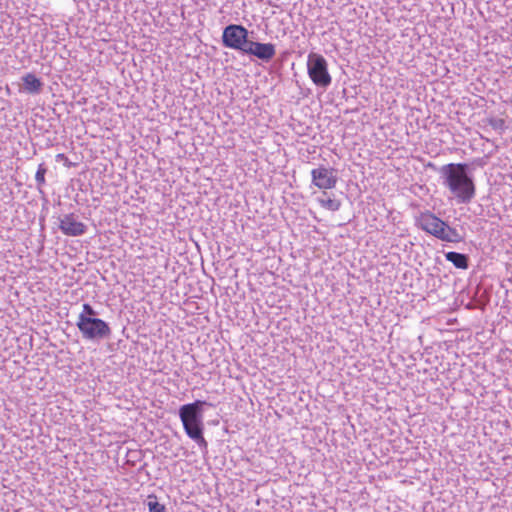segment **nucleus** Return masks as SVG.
<instances>
[{"instance_id": "2eb2a0df", "label": "nucleus", "mask_w": 512, "mask_h": 512, "mask_svg": "<svg viewBox=\"0 0 512 512\" xmlns=\"http://www.w3.org/2000/svg\"><path fill=\"white\" fill-rule=\"evenodd\" d=\"M47 172V168L45 167V165L42 163L38 166V169L36 171V174H35V180L37 182V187L38 189H40L41 186H43L45 184V174Z\"/></svg>"}, {"instance_id": "a211bd4d", "label": "nucleus", "mask_w": 512, "mask_h": 512, "mask_svg": "<svg viewBox=\"0 0 512 512\" xmlns=\"http://www.w3.org/2000/svg\"><path fill=\"white\" fill-rule=\"evenodd\" d=\"M56 160L57 161H63L64 162V165L67 166V167H71L73 164L69 161V159L66 157L65 154L63 153H60V154H57L56 155Z\"/></svg>"}, {"instance_id": "9d476101", "label": "nucleus", "mask_w": 512, "mask_h": 512, "mask_svg": "<svg viewBox=\"0 0 512 512\" xmlns=\"http://www.w3.org/2000/svg\"><path fill=\"white\" fill-rule=\"evenodd\" d=\"M21 90L32 95H37L42 92L44 83L33 73H26L22 76Z\"/></svg>"}, {"instance_id": "9b49d317", "label": "nucleus", "mask_w": 512, "mask_h": 512, "mask_svg": "<svg viewBox=\"0 0 512 512\" xmlns=\"http://www.w3.org/2000/svg\"><path fill=\"white\" fill-rule=\"evenodd\" d=\"M445 258L458 269L465 270L469 267V257L466 254L450 251L445 253Z\"/></svg>"}, {"instance_id": "7ed1b4c3", "label": "nucleus", "mask_w": 512, "mask_h": 512, "mask_svg": "<svg viewBox=\"0 0 512 512\" xmlns=\"http://www.w3.org/2000/svg\"><path fill=\"white\" fill-rule=\"evenodd\" d=\"M76 326L82 338L89 341L98 342L112 334L109 324L97 317L78 316Z\"/></svg>"}, {"instance_id": "f257e3e1", "label": "nucleus", "mask_w": 512, "mask_h": 512, "mask_svg": "<svg viewBox=\"0 0 512 512\" xmlns=\"http://www.w3.org/2000/svg\"><path fill=\"white\" fill-rule=\"evenodd\" d=\"M473 170L468 163H449L439 168L443 186L458 204H468L476 195Z\"/></svg>"}, {"instance_id": "f8f14e48", "label": "nucleus", "mask_w": 512, "mask_h": 512, "mask_svg": "<svg viewBox=\"0 0 512 512\" xmlns=\"http://www.w3.org/2000/svg\"><path fill=\"white\" fill-rule=\"evenodd\" d=\"M438 239L444 242L451 243H459L464 240V236L461 235L457 229L450 227L447 223L440 235H438Z\"/></svg>"}, {"instance_id": "f03ea898", "label": "nucleus", "mask_w": 512, "mask_h": 512, "mask_svg": "<svg viewBox=\"0 0 512 512\" xmlns=\"http://www.w3.org/2000/svg\"><path fill=\"white\" fill-rule=\"evenodd\" d=\"M204 406H212V404L203 400H195L180 406L178 415L186 435L195 441L202 450H207L208 443L204 438L203 424Z\"/></svg>"}, {"instance_id": "39448f33", "label": "nucleus", "mask_w": 512, "mask_h": 512, "mask_svg": "<svg viewBox=\"0 0 512 512\" xmlns=\"http://www.w3.org/2000/svg\"><path fill=\"white\" fill-rule=\"evenodd\" d=\"M250 42L249 31L242 25L230 24L223 29L222 44L226 48L245 54Z\"/></svg>"}, {"instance_id": "4468645a", "label": "nucleus", "mask_w": 512, "mask_h": 512, "mask_svg": "<svg viewBox=\"0 0 512 512\" xmlns=\"http://www.w3.org/2000/svg\"><path fill=\"white\" fill-rule=\"evenodd\" d=\"M149 512H165V506L161 504L155 495H149L146 501Z\"/></svg>"}, {"instance_id": "ddd939ff", "label": "nucleus", "mask_w": 512, "mask_h": 512, "mask_svg": "<svg viewBox=\"0 0 512 512\" xmlns=\"http://www.w3.org/2000/svg\"><path fill=\"white\" fill-rule=\"evenodd\" d=\"M317 202L321 207L329 211H338L341 207V201L336 198H331L326 191H323L322 195L317 198Z\"/></svg>"}, {"instance_id": "0eeeda50", "label": "nucleus", "mask_w": 512, "mask_h": 512, "mask_svg": "<svg viewBox=\"0 0 512 512\" xmlns=\"http://www.w3.org/2000/svg\"><path fill=\"white\" fill-rule=\"evenodd\" d=\"M416 225L426 233L438 239V235L446 226V222L430 211L420 213L416 218Z\"/></svg>"}, {"instance_id": "6e6552de", "label": "nucleus", "mask_w": 512, "mask_h": 512, "mask_svg": "<svg viewBox=\"0 0 512 512\" xmlns=\"http://www.w3.org/2000/svg\"><path fill=\"white\" fill-rule=\"evenodd\" d=\"M59 221V229L64 235L76 237L86 233L87 226L77 221L73 213L65 214Z\"/></svg>"}, {"instance_id": "1a4fd4ad", "label": "nucleus", "mask_w": 512, "mask_h": 512, "mask_svg": "<svg viewBox=\"0 0 512 512\" xmlns=\"http://www.w3.org/2000/svg\"><path fill=\"white\" fill-rule=\"evenodd\" d=\"M245 54L254 56L259 60L268 63L276 55V46L272 43H260L251 40Z\"/></svg>"}, {"instance_id": "f3484780", "label": "nucleus", "mask_w": 512, "mask_h": 512, "mask_svg": "<svg viewBox=\"0 0 512 512\" xmlns=\"http://www.w3.org/2000/svg\"><path fill=\"white\" fill-rule=\"evenodd\" d=\"M82 308V312L78 316L97 317L98 312L90 304L84 303Z\"/></svg>"}, {"instance_id": "dca6fc26", "label": "nucleus", "mask_w": 512, "mask_h": 512, "mask_svg": "<svg viewBox=\"0 0 512 512\" xmlns=\"http://www.w3.org/2000/svg\"><path fill=\"white\" fill-rule=\"evenodd\" d=\"M488 124L494 129V130H503L505 128V120L502 118H489Z\"/></svg>"}, {"instance_id": "20e7f679", "label": "nucleus", "mask_w": 512, "mask_h": 512, "mask_svg": "<svg viewBox=\"0 0 512 512\" xmlns=\"http://www.w3.org/2000/svg\"><path fill=\"white\" fill-rule=\"evenodd\" d=\"M307 73L311 81L320 88L326 89L332 83L328 63L321 54L314 52L308 54Z\"/></svg>"}, {"instance_id": "423d86ee", "label": "nucleus", "mask_w": 512, "mask_h": 512, "mask_svg": "<svg viewBox=\"0 0 512 512\" xmlns=\"http://www.w3.org/2000/svg\"><path fill=\"white\" fill-rule=\"evenodd\" d=\"M312 184L322 190L335 188L338 178L334 168H327L323 165L311 171Z\"/></svg>"}]
</instances>
